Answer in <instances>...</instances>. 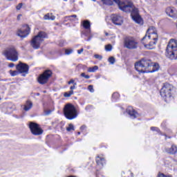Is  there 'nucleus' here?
Instances as JSON below:
<instances>
[{"label":"nucleus","instance_id":"1","mask_svg":"<svg viewBox=\"0 0 177 177\" xmlns=\"http://www.w3.org/2000/svg\"><path fill=\"white\" fill-rule=\"evenodd\" d=\"M135 68L138 73H155L158 71L160 67L157 64L153 65L151 60L144 58L136 62Z\"/></svg>","mask_w":177,"mask_h":177},{"label":"nucleus","instance_id":"2","mask_svg":"<svg viewBox=\"0 0 177 177\" xmlns=\"http://www.w3.org/2000/svg\"><path fill=\"white\" fill-rule=\"evenodd\" d=\"M165 56L170 60H176L177 59V40L171 39L167 46Z\"/></svg>","mask_w":177,"mask_h":177},{"label":"nucleus","instance_id":"3","mask_svg":"<svg viewBox=\"0 0 177 177\" xmlns=\"http://www.w3.org/2000/svg\"><path fill=\"white\" fill-rule=\"evenodd\" d=\"M45 38H48V35L44 31H40L38 34L33 37L30 41V46L33 49H39L41 44L45 41Z\"/></svg>","mask_w":177,"mask_h":177},{"label":"nucleus","instance_id":"4","mask_svg":"<svg viewBox=\"0 0 177 177\" xmlns=\"http://www.w3.org/2000/svg\"><path fill=\"white\" fill-rule=\"evenodd\" d=\"M64 115L67 120H74L78 116V112L73 104H66L64 107Z\"/></svg>","mask_w":177,"mask_h":177},{"label":"nucleus","instance_id":"5","mask_svg":"<svg viewBox=\"0 0 177 177\" xmlns=\"http://www.w3.org/2000/svg\"><path fill=\"white\" fill-rule=\"evenodd\" d=\"M3 55L10 62H17L19 60V53L15 46H10L6 48L3 51Z\"/></svg>","mask_w":177,"mask_h":177},{"label":"nucleus","instance_id":"6","mask_svg":"<svg viewBox=\"0 0 177 177\" xmlns=\"http://www.w3.org/2000/svg\"><path fill=\"white\" fill-rule=\"evenodd\" d=\"M176 89L172 84L169 83H165L160 90V95L162 97H171L173 93H175Z\"/></svg>","mask_w":177,"mask_h":177},{"label":"nucleus","instance_id":"7","mask_svg":"<svg viewBox=\"0 0 177 177\" xmlns=\"http://www.w3.org/2000/svg\"><path fill=\"white\" fill-rule=\"evenodd\" d=\"M52 71L50 70H46L44 71L41 75H39L37 81L39 84H41V85H45V84L48 83V81H49V78L52 77Z\"/></svg>","mask_w":177,"mask_h":177},{"label":"nucleus","instance_id":"8","mask_svg":"<svg viewBox=\"0 0 177 177\" xmlns=\"http://www.w3.org/2000/svg\"><path fill=\"white\" fill-rule=\"evenodd\" d=\"M131 17L133 20L137 23V24H143V19H142V17L139 15V10L136 8L133 4V6L131 7Z\"/></svg>","mask_w":177,"mask_h":177},{"label":"nucleus","instance_id":"9","mask_svg":"<svg viewBox=\"0 0 177 177\" xmlns=\"http://www.w3.org/2000/svg\"><path fill=\"white\" fill-rule=\"evenodd\" d=\"M29 129L32 135H34L35 136H39L44 133V130L41 129L39 124L34 122H30L29 123Z\"/></svg>","mask_w":177,"mask_h":177},{"label":"nucleus","instance_id":"10","mask_svg":"<svg viewBox=\"0 0 177 177\" xmlns=\"http://www.w3.org/2000/svg\"><path fill=\"white\" fill-rule=\"evenodd\" d=\"M124 47L127 49H136L138 41L133 37H126L124 40Z\"/></svg>","mask_w":177,"mask_h":177},{"label":"nucleus","instance_id":"11","mask_svg":"<svg viewBox=\"0 0 177 177\" xmlns=\"http://www.w3.org/2000/svg\"><path fill=\"white\" fill-rule=\"evenodd\" d=\"M28 65L26 64H23L22 62H19L16 66V69L19 73L23 74V77H26V74H28Z\"/></svg>","mask_w":177,"mask_h":177},{"label":"nucleus","instance_id":"12","mask_svg":"<svg viewBox=\"0 0 177 177\" xmlns=\"http://www.w3.org/2000/svg\"><path fill=\"white\" fill-rule=\"evenodd\" d=\"M148 34V39H158V34H157V29L154 26H151L147 31Z\"/></svg>","mask_w":177,"mask_h":177},{"label":"nucleus","instance_id":"13","mask_svg":"<svg viewBox=\"0 0 177 177\" xmlns=\"http://www.w3.org/2000/svg\"><path fill=\"white\" fill-rule=\"evenodd\" d=\"M147 38V34L145 35V36L142 38V43L144 44L145 48H147V49H155L156 48V44H157V41L158 39H151V41H149V44H146V42H145V40Z\"/></svg>","mask_w":177,"mask_h":177},{"label":"nucleus","instance_id":"14","mask_svg":"<svg viewBox=\"0 0 177 177\" xmlns=\"http://www.w3.org/2000/svg\"><path fill=\"white\" fill-rule=\"evenodd\" d=\"M30 34V26L28 25H25L24 26V30H19L17 32L18 37L20 38H26Z\"/></svg>","mask_w":177,"mask_h":177},{"label":"nucleus","instance_id":"15","mask_svg":"<svg viewBox=\"0 0 177 177\" xmlns=\"http://www.w3.org/2000/svg\"><path fill=\"white\" fill-rule=\"evenodd\" d=\"M111 20L115 26H122V23H124V18L118 15H112Z\"/></svg>","mask_w":177,"mask_h":177},{"label":"nucleus","instance_id":"16","mask_svg":"<svg viewBox=\"0 0 177 177\" xmlns=\"http://www.w3.org/2000/svg\"><path fill=\"white\" fill-rule=\"evenodd\" d=\"M166 13L169 17L177 19V10L174 7H168L166 8Z\"/></svg>","mask_w":177,"mask_h":177},{"label":"nucleus","instance_id":"17","mask_svg":"<svg viewBox=\"0 0 177 177\" xmlns=\"http://www.w3.org/2000/svg\"><path fill=\"white\" fill-rule=\"evenodd\" d=\"M132 6H133V3L129 2L127 5L122 3V5L120 6L119 8L120 9V10H122V12H125L126 13H131Z\"/></svg>","mask_w":177,"mask_h":177},{"label":"nucleus","instance_id":"18","mask_svg":"<svg viewBox=\"0 0 177 177\" xmlns=\"http://www.w3.org/2000/svg\"><path fill=\"white\" fill-rule=\"evenodd\" d=\"M127 112L133 120L138 117V112H136V111H135V109L131 106H129L127 108Z\"/></svg>","mask_w":177,"mask_h":177},{"label":"nucleus","instance_id":"19","mask_svg":"<svg viewBox=\"0 0 177 177\" xmlns=\"http://www.w3.org/2000/svg\"><path fill=\"white\" fill-rule=\"evenodd\" d=\"M97 165H99L100 167H103L104 164H106V160L102 156H97L95 159Z\"/></svg>","mask_w":177,"mask_h":177},{"label":"nucleus","instance_id":"20","mask_svg":"<svg viewBox=\"0 0 177 177\" xmlns=\"http://www.w3.org/2000/svg\"><path fill=\"white\" fill-rule=\"evenodd\" d=\"M82 26L84 28H85L86 30H88V32H91V22H89V21H83Z\"/></svg>","mask_w":177,"mask_h":177},{"label":"nucleus","instance_id":"21","mask_svg":"<svg viewBox=\"0 0 177 177\" xmlns=\"http://www.w3.org/2000/svg\"><path fill=\"white\" fill-rule=\"evenodd\" d=\"M166 151L169 153V154H176L177 151L176 146L172 145L170 149H167Z\"/></svg>","mask_w":177,"mask_h":177},{"label":"nucleus","instance_id":"22","mask_svg":"<svg viewBox=\"0 0 177 177\" xmlns=\"http://www.w3.org/2000/svg\"><path fill=\"white\" fill-rule=\"evenodd\" d=\"M32 108V102L30 100L26 101L24 106L25 111H28V110H30Z\"/></svg>","mask_w":177,"mask_h":177},{"label":"nucleus","instance_id":"23","mask_svg":"<svg viewBox=\"0 0 177 177\" xmlns=\"http://www.w3.org/2000/svg\"><path fill=\"white\" fill-rule=\"evenodd\" d=\"M44 20H55L56 17L53 15L51 13H48L44 15Z\"/></svg>","mask_w":177,"mask_h":177},{"label":"nucleus","instance_id":"24","mask_svg":"<svg viewBox=\"0 0 177 177\" xmlns=\"http://www.w3.org/2000/svg\"><path fill=\"white\" fill-rule=\"evenodd\" d=\"M99 69V67L97 66H95L93 67L88 68L87 71L88 73H95L97 70Z\"/></svg>","mask_w":177,"mask_h":177},{"label":"nucleus","instance_id":"25","mask_svg":"<svg viewBox=\"0 0 177 177\" xmlns=\"http://www.w3.org/2000/svg\"><path fill=\"white\" fill-rule=\"evenodd\" d=\"M101 1L104 3V5H109V6H111V5H113V1L111 0H101Z\"/></svg>","mask_w":177,"mask_h":177},{"label":"nucleus","instance_id":"26","mask_svg":"<svg viewBox=\"0 0 177 177\" xmlns=\"http://www.w3.org/2000/svg\"><path fill=\"white\" fill-rule=\"evenodd\" d=\"M106 52H111L113 50V46L111 44L105 45Z\"/></svg>","mask_w":177,"mask_h":177},{"label":"nucleus","instance_id":"27","mask_svg":"<svg viewBox=\"0 0 177 177\" xmlns=\"http://www.w3.org/2000/svg\"><path fill=\"white\" fill-rule=\"evenodd\" d=\"M19 71H10V74L11 77H16V75H19Z\"/></svg>","mask_w":177,"mask_h":177},{"label":"nucleus","instance_id":"28","mask_svg":"<svg viewBox=\"0 0 177 177\" xmlns=\"http://www.w3.org/2000/svg\"><path fill=\"white\" fill-rule=\"evenodd\" d=\"M74 93V91H70L69 92H66L64 93V97H70V96H71V95H73Z\"/></svg>","mask_w":177,"mask_h":177},{"label":"nucleus","instance_id":"29","mask_svg":"<svg viewBox=\"0 0 177 177\" xmlns=\"http://www.w3.org/2000/svg\"><path fill=\"white\" fill-rule=\"evenodd\" d=\"M108 62H109L111 64H114V63H115V58H114V57H110Z\"/></svg>","mask_w":177,"mask_h":177},{"label":"nucleus","instance_id":"30","mask_svg":"<svg viewBox=\"0 0 177 177\" xmlns=\"http://www.w3.org/2000/svg\"><path fill=\"white\" fill-rule=\"evenodd\" d=\"M66 131H68V132H70V131H74V125L70 124L68 127L66 128Z\"/></svg>","mask_w":177,"mask_h":177},{"label":"nucleus","instance_id":"31","mask_svg":"<svg viewBox=\"0 0 177 177\" xmlns=\"http://www.w3.org/2000/svg\"><path fill=\"white\" fill-rule=\"evenodd\" d=\"M81 77L86 78V80H89V78H91V76H89V75H85V73H81Z\"/></svg>","mask_w":177,"mask_h":177},{"label":"nucleus","instance_id":"32","mask_svg":"<svg viewBox=\"0 0 177 177\" xmlns=\"http://www.w3.org/2000/svg\"><path fill=\"white\" fill-rule=\"evenodd\" d=\"M72 17H73L74 19H77V15H71V16L66 17V19H69L71 21H73L74 19H71Z\"/></svg>","mask_w":177,"mask_h":177},{"label":"nucleus","instance_id":"33","mask_svg":"<svg viewBox=\"0 0 177 177\" xmlns=\"http://www.w3.org/2000/svg\"><path fill=\"white\" fill-rule=\"evenodd\" d=\"M73 49L65 50V54H66V55H71V53H73Z\"/></svg>","mask_w":177,"mask_h":177},{"label":"nucleus","instance_id":"34","mask_svg":"<svg viewBox=\"0 0 177 177\" xmlns=\"http://www.w3.org/2000/svg\"><path fill=\"white\" fill-rule=\"evenodd\" d=\"M22 7H23V3H19L17 6L16 9H17V10H20Z\"/></svg>","mask_w":177,"mask_h":177},{"label":"nucleus","instance_id":"35","mask_svg":"<svg viewBox=\"0 0 177 177\" xmlns=\"http://www.w3.org/2000/svg\"><path fill=\"white\" fill-rule=\"evenodd\" d=\"M95 59H97L98 60H102V59H103V57L102 55H94Z\"/></svg>","mask_w":177,"mask_h":177},{"label":"nucleus","instance_id":"36","mask_svg":"<svg viewBox=\"0 0 177 177\" xmlns=\"http://www.w3.org/2000/svg\"><path fill=\"white\" fill-rule=\"evenodd\" d=\"M88 89L89 91L91 92V93H93V92H95V90L93 89V86H92V85H89L88 86Z\"/></svg>","mask_w":177,"mask_h":177},{"label":"nucleus","instance_id":"37","mask_svg":"<svg viewBox=\"0 0 177 177\" xmlns=\"http://www.w3.org/2000/svg\"><path fill=\"white\" fill-rule=\"evenodd\" d=\"M113 1L117 3V5H118L119 8L122 4V3H121V1H120V0H113Z\"/></svg>","mask_w":177,"mask_h":177},{"label":"nucleus","instance_id":"38","mask_svg":"<svg viewBox=\"0 0 177 177\" xmlns=\"http://www.w3.org/2000/svg\"><path fill=\"white\" fill-rule=\"evenodd\" d=\"M151 131H156V132H160V129H158V127H151Z\"/></svg>","mask_w":177,"mask_h":177},{"label":"nucleus","instance_id":"39","mask_svg":"<svg viewBox=\"0 0 177 177\" xmlns=\"http://www.w3.org/2000/svg\"><path fill=\"white\" fill-rule=\"evenodd\" d=\"M51 113H52V111H50V110L44 111L45 115H49Z\"/></svg>","mask_w":177,"mask_h":177},{"label":"nucleus","instance_id":"40","mask_svg":"<svg viewBox=\"0 0 177 177\" xmlns=\"http://www.w3.org/2000/svg\"><path fill=\"white\" fill-rule=\"evenodd\" d=\"M118 96H120V95L118 94V93H114L112 95V97H118Z\"/></svg>","mask_w":177,"mask_h":177},{"label":"nucleus","instance_id":"41","mask_svg":"<svg viewBox=\"0 0 177 177\" xmlns=\"http://www.w3.org/2000/svg\"><path fill=\"white\" fill-rule=\"evenodd\" d=\"M77 85V83H74V85L70 87L71 91H73V89H75V86Z\"/></svg>","mask_w":177,"mask_h":177},{"label":"nucleus","instance_id":"42","mask_svg":"<svg viewBox=\"0 0 177 177\" xmlns=\"http://www.w3.org/2000/svg\"><path fill=\"white\" fill-rule=\"evenodd\" d=\"M84 52V48H81L80 50H77L78 55H81Z\"/></svg>","mask_w":177,"mask_h":177},{"label":"nucleus","instance_id":"43","mask_svg":"<svg viewBox=\"0 0 177 177\" xmlns=\"http://www.w3.org/2000/svg\"><path fill=\"white\" fill-rule=\"evenodd\" d=\"M8 67H10V68H12V67H15V64L10 63L9 65H8Z\"/></svg>","mask_w":177,"mask_h":177},{"label":"nucleus","instance_id":"44","mask_svg":"<svg viewBox=\"0 0 177 177\" xmlns=\"http://www.w3.org/2000/svg\"><path fill=\"white\" fill-rule=\"evenodd\" d=\"M68 85L71 84H74V80H71L68 82Z\"/></svg>","mask_w":177,"mask_h":177},{"label":"nucleus","instance_id":"45","mask_svg":"<svg viewBox=\"0 0 177 177\" xmlns=\"http://www.w3.org/2000/svg\"><path fill=\"white\" fill-rule=\"evenodd\" d=\"M21 16H22L21 14L18 15L17 17V20H20V19L21 18Z\"/></svg>","mask_w":177,"mask_h":177},{"label":"nucleus","instance_id":"46","mask_svg":"<svg viewBox=\"0 0 177 177\" xmlns=\"http://www.w3.org/2000/svg\"><path fill=\"white\" fill-rule=\"evenodd\" d=\"M86 128V126L83 125V126H82V127H80V129L82 131V130L85 129Z\"/></svg>","mask_w":177,"mask_h":177},{"label":"nucleus","instance_id":"47","mask_svg":"<svg viewBox=\"0 0 177 177\" xmlns=\"http://www.w3.org/2000/svg\"><path fill=\"white\" fill-rule=\"evenodd\" d=\"M92 39V36L88 37V38L87 39V41H89Z\"/></svg>","mask_w":177,"mask_h":177},{"label":"nucleus","instance_id":"48","mask_svg":"<svg viewBox=\"0 0 177 177\" xmlns=\"http://www.w3.org/2000/svg\"><path fill=\"white\" fill-rule=\"evenodd\" d=\"M129 174H130V175H131V177H133V173L129 171Z\"/></svg>","mask_w":177,"mask_h":177},{"label":"nucleus","instance_id":"49","mask_svg":"<svg viewBox=\"0 0 177 177\" xmlns=\"http://www.w3.org/2000/svg\"><path fill=\"white\" fill-rule=\"evenodd\" d=\"M105 35L107 37L109 36V33L107 32H105Z\"/></svg>","mask_w":177,"mask_h":177},{"label":"nucleus","instance_id":"50","mask_svg":"<svg viewBox=\"0 0 177 177\" xmlns=\"http://www.w3.org/2000/svg\"><path fill=\"white\" fill-rule=\"evenodd\" d=\"M77 135H81V132H77Z\"/></svg>","mask_w":177,"mask_h":177},{"label":"nucleus","instance_id":"51","mask_svg":"<svg viewBox=\"0 0 177 177\" xmlns=\"http://www.w3.org/2000/svg\"><path fill=\"white\" fill-rule=\"evenodd\" d=\"M91 1H93V2H96V0H91Z\"/></svg>","mask_w":177,"mask_h":177},{"label":"nucleus","instance_id":"52","mask_svg":"<svg viewBox=\"0 0 177 177\" xmlns=\"http://www.w3.org/2000/svg\"><path fill=\"white\" fill-rule=\"evenodd\" d=\"M37 96H39V93H37Z\"/></svg>","mask_w":177,"mask_h":177},{"label":"nucleus","instance_id":"53","mask_svg":"<svg viewBox=\"0 0 177 177\" xmlns=\"http://www.w3.org/2000/svg\"><path fill=\"white\" fill-rule=\"evenodd\" d=\"M1 34H2V32L0 31V35H1Z\"/></svg>","mask_w":177,"mask_h":177},{"label":"nucleus","instance_id":"54","mask_svg":"<svg viewBox=\"0 0 177 177\" xmlns=\"http://www.w3.org/2000/svg\"><path fill=\"white\" fill-rule=\"evenodd\" d=\"M97 177H100V176H97Z\"/></svg>","mask_w":177,"mask_h":177},{"label":"nucleus","instance_id":"55","mask_svg":"<svg viewBox=\"0 0 177 177\" xmlns=\"http://www.w3.org/2000/svg\"><path fill=\"white\" fill-rule=\"evenodd\" d=\"M64 1H66L67 0H64Z\"/></svg>","mask_w":177,"mask_h":177}]
</instances>
